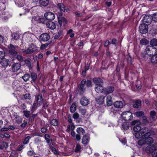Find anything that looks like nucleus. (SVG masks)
Instances as JSON below:
<instances>
[{
  "instance_id": "obj_12",
  "label": "nucleus",
  "mask_w": 157,
  "mask_h": 157,
  "mask_svg": "<svg viewBox=\"0 0 157 157\" xmlns=\"http://www.w3.org/2000/svg\"><path fill=\"white\" fill-rule=\"evenodd\" d=\"M57 7L60 11L64 12L66 11L68 12L69 11V9L68 8H66L65 6L62 3H59L57 4Z\"/></svg>"
},
{
  "instance_id": "obj_50",
  "label": "nucleus",
  "mask_w": 157,
  "mask_h": 157,
  "mask_svg": "<svg viewBox=\"0 0 157 157\" xmlns=\"http://www.w3.org/2000/svg\"><path fill=\"white\" fill-rule=\"evenodd\" d=\"M152 19L154 21L157 22V13L153 14L152 16Z\"/></svg>"
},
{
  "instance_id": "obj_63",
  "label": "nucleus",
  "mask_w": 157,
  "mask_h": 157,
  "mask_svg": "<svg viewBox=\"0 0 157 157\" xmlns=\"http://www.w3.org/2000/svg\"><path fill=\"white\" fill-rule=\"evenodd\" d=\"M74 13L76 16L77 17H81L82 15V13H79L78 12H75Z\"/></svg>"
},
{
  "instance_id": "obj_9",
  "label": "nucleus",
  "mask_w": 157,
  "mask_h": 157,
  "mask_svg": "<svg viewBox=\"0 0 157 157\" xmlns=\"http://www.w3.org/2000/svg\"><path fill=\"white\" fill-rule=\"evenodd\" d=\"M44 17L48 20H53L55 18V15L50 12H47L44 14Z\"/></svg>"
},
{
  "instance_id": "obj_56",
  "label": "nucleus",
  "mask_w": 157,
  "mask_h": 157,
  "mask_svg": "<svg viewBox=\"0 0 157 157\" xmlns=\"http://www.w3.org/2000/svg\"><path fill=\"white\" fill-rule=\"evenodd\" d=\"M143 122L145 124H146L149 123V122L147 120V117H146L144 116L143 117Z\"/></svg>"
},
{
  "instance_id": "obj_13",
  "label": "nucleus",
  "mask_w": 157,
  "mask_h": 157,
  "mask_svg": "<svg viewBox=\"0 0 157 157\" xmlns=\"http://www.w3.org/2000/svg\"><path fill=\"white\" fill-rule=\"evenodd\" d=\"M21 64L19 63H15L12 66V70L13 72L18 71L21 68Z\"/></svg>"
},
{
  "instance_id": "obj_26",
  "label": "nucleus",
  "mask_w": 157,
  "mask_h": 157,
  "mask_svg": "<svg viewBox=\"0 0 157 157\" xmlns=\"http://www.w3.org/2000/svg\"><path fill=\"white\" fill-rule=\"evenodd\" d=\"M44 138L48 144L52 142V139L51 138L50 136L48 134H46L44 135Z\"/></svg>"
},
{
  "instance_id": "obj_31",
  "label": "nucleus",
  "mask_w": 157,
  "mask_h": 157,
  "mask_svg": "<svg viewBox=\"0 0 157 157\" xmlns=\"http://www.w3.org/2000/svg\"><path fill=\"white\" fill-rule=\"evenodd\" d=\"M151 60L152 63H157V54L152 55L151 58Z\"/></svg>"
},
{
  "instance_id": "obj_44",
  "label": "nucleus",
  "mask_w": 157,
  "mask_h": 157,
  "mask_svg": "<svg viewBox=\"0 0 157 157\" xmlns=\"http://www.w3.org/2000/svg\"><path fill=\"white\" fill-rule=\"evenodd\" d=\"M31 137L29 136H27L24 140L23 143L24 144H27L29 142V140L31 139Z\"/></svg>"
},
{
  "instance_id": "obj_36",
  "label": "nucleus",
  "mask_w": 157,
  "mask_h": 157,
  "mask_svg": "<svg viewBox=\"0 0 157 157\" xmlns=\"http://www.w3.org/2000/svg\"><path fill=\"white\" fill-rule=\"evenodd\" d=\"M148 43V40L144 38L142 39L140 41V43L142 45H147Z\"/></svg>"
},
{
  "instance_id": "obj_17",
  "label": "nucleus",
  "mask_w": 157,
  "mask_h": 157,
  "mask_svg": "<svg viewBox=\"0 0 157 157\" xmlns=\"http://www.w3.org/2000/svg\"><path fill=\"white\" fill-rule=\"evenodd\" d=\"M150 117L153 121H155L157 119L156 113L154 110L151 111L149 113Z\"/></svg>"
},
{
  "instance_id": "obj_15",
  "label": "nucleus",
  "mask_w": 157,
  "mask_h": 157,
  "mask_svg": "<svg viewBox=\"0 0 157 157\" xmlns=\"http://www.w3.org/2000/svg\"><path fill=\"white\" fill-rule=\"evenodd\" d=\"M0 64L3 67H7L10 64V61L6 59H2L0 62Z\"/></svg>"
},
{
  "instance_id": "obj_16",
  "label": "nucleus",
  "mask_w": 157,
  "mask_h": 157,
  "mask_svg": "<svg viewBox=\"0 0 157 157\" xmlns=\"http://www.w3.org/2000/svg\"><path fill=\"white\" fill-rule=\"evenodd\" d=\"M105 99V97L102 95H100L98 96L96 98L97 102L100 105L103 104Z\"/></svg>"
},
{
  "instance_id": "obj_5",
  "label": "nucleus",
  "mask_w": 157,
  "mask_h": 157,
  "mask_svg": "<svg viewBox=\"0 0 157 157\" xmlns=\"http://www.w3.org/2000/svg\"><path fill=\"white\" fill-rule=\"evenodd\" d=\"M157 49L151 46H148L146 49V51L147 54L148 55L150 56L153 55L154 52L156 53Z\"/></svg>"
},
{
  "instance_id": "obj_11",
  "label": "nucleus",
  "mask_w": 157,
  "mask_h": 157,
  "mask_svg": "<svg viewBox=\"0 0 157 157\" xmlns=\"http://www.w3.org/2000/svg\"><path fill=\"white\" fill-rule=\"evenodd\" d=\"M140 132L142 135V136L145 135H151L150 130L147 127H144L142 129L141 128Z\"/></svg>"
},
{
  "instance_id": "obj_40",
  "label": "nucleus",
  "mask_w": 157,
  "mask_h": 157,
  "mask_svg": "<svg viewBox=\"0 0 157 157\" xmlns=\"http://www.w3.org/2000/svg\"><path fill=\"white\" fill-rule=\"evenodd\" d=\"M62 35V32L61 31H59L55 35V36H54V39L55 40L57 39Z\"/></svg>"
},
{
  "instance_id": "obj_55",
  "label": "nucleus",
  "mask_w": 157,
  "mask_h": 157,
  "mask_svg": "<svg viewBox=\"0 0 157 157\" xmlns=\"http://www.w3.org/2000/svg\"><path fill=\"white\" fill-rule=\"evenodd\" d=\"M16 57V59L19 61H23V58L22 56L20 55H17Z\"/></svg>"
},
{
  "instance_id": "obj_54",
  "label": "nucleus",
  "mask_w": 157,
  "mask_h": 157,
  "mask_svg": "<svg viewBox=\"0 0 157 157\" xmlns=\"http://www.w3.org/2000/svg\"><path fill=\"white\" fill-rule=\"evenodd\" d=\"M28 155L30 156H31L35 154V153L33 150H30L27 152Z\"/></svg>"
},
{
  "instance_id": "obj_57",
  "label": "nucleus",
  "mask_w": 157,
  "mask_h": 157,
  "mask_svg": "<svg viewBox=\"0 0 157 157\" xmlns=\"http://www.w3.org/2000/svg\"><path fill=\"white\" fill-rule=\"evenodd\" d=\"M86 85L87 87H89L92 86L91 82L89 80H87L86 82Z\"/></svg>"
},
{
  "instance_id": "obj_22",
  "label": "nucleus",
  "mask_w": 157,
  "mask_h": 157,
  "mask_svg": "<svg viewBox=\"0 0 157 157\" xmlns=\"http://www.w3.org/2000/svg\"><path fill=\"white\" fill-rule=\"evenodd\" d=\"M93 81L94 83L97 86L100 85H103V82L100 78H94Z\"/></svg>"
},
{
  "instance_id": "obj_29",
  "label": "nucleus",
  "mask_w": 157,
  "mask_h": 157,
  "mask_svg": "<svg viewBox=\"0 0 157 157\" xmlns=\"http://www.w3.org/2000/svg\"><path fill=\"white\" fill-rule=\"evenodd\" d=\"M150 43L151 46L154 47V46H157V39L153 38L150 41Z\"/></svg>"
},
{
  "instance_id": "obj_24",
  "label": "nucleus",
  "mask_w": 157,
  "mask_h": 157,
  "mask_svg": "<svg viewBox=\"0 0 157 157\" xmlns=\"http://www.w3.org/2000/svg\"><path fill=\"white\" fill-rule=\"evenodd\" d=\"M106 103L108 106H110L112 105L113 101L112 97L111 96L109 95L106 97Z\"/></svg>"
},
{
  "instance_id": "obj_53",
  "label": "nucleus",
  "mask_w": 157,
  "mask_h": 157,
  "mask_svg": "<svg viewBox=\"0 0 157 157\" xmlns=\"http://www.w3.org/2000/svg\"><path fill=\"white\" fill-rule=\"evenodd\" d=\"M79 112L82 115H84L86 113V109H79Z\"/></svg>"
},
{
  "instance_id": "obj_43",
  "label": "nucleus",
  "mask_w": 157,
  "mask_h": 157,
  "mask_svg": "<svg viewBox=\"0 0 157 157\" xmlns=\"http://www.w3.org/2000/svg\"><path fill=\"white\" fill-rule=\"evenodd\" d=\"M31 77L33 81L34 82L36 79L37 77V75L36 73H32Z\"/></svg>"
},
{
  "instance_id": "obj_47",
  "label": "nucleus",
  "mask_w": 157,
  "mask_h": 157,
  "mask_svg": "<svg viewBox=\"0 0 157 157\" xmlns=\"http://www.w3.org/2000/svg\"><path fill=\"white\" fill-rule=\"evenodd\" d=\"M23 113L24 116L27 118L29 117L30 112L29 111L25 110L23 111Z\"/></svg>"
},
{
  "instance_id": "obj_58",
  "label": "nucleus",
  "mask_w": 157,
  "mask_h": 157,
  "mask_svg": "<svg viewBox=\"0 0 157 157\" xmlns=\"http://www.w3.org/2000/svg\"><path fill=\"white\" fill-rule=\"evenodd\" d=\"M81 149V147L79 144H77L75 148V151L76 152H78L80 151Z\"/></svg>"
},
{
  "instance_id": "obj_64",
  "label": "nucleus",
  "mask_w": 157,
  "mask_h": 157,
  "mask_svg": "<svg viewBox=\"0 0 157 157\" xmlns=\"http://www.w3.org/2000/svg\"><path fill=\"white\" fill-rule=\"evenodd\" d=\"M75 137L78 141H79L81 139L80 135L78 134H76Z\"/></svg>"
},
{
  "instance_id": "obj_46",
  "label": "nucleus",
  "mask_w": 157,
  "mask_h": 157,
  "mask_svg": "<svg viewBox=\"0 0 157 157\" xmlns=\"http://www.w3.org/2000/svg\"><path fill=\"white\" fill-rule=\"evenodd\" d=\"M12 36L14 40H17L19 39V36L18 34L16 33H13L12 34Z\"/></svg>"
},
{
  "instance_id": "obj_27",
  "label": "nucleus",
  "mask_w": 157,
  "mask_h": 157,
  "mask_svg": "<svg viewBox=\"0 0 157 157\" xmlns=\"http://www.w3.org/2000/svg\"><path fill=\"white\" fill-rule=\"evenodd\" d=\"M14 120H15V122L18 124H20L22 121L21 118L17 115L14 116Z\"/></svg>"
},
{
  "instance_id": "obj_61",
  "label": "nucleus",
  "mask_w": 157,
  "mask_h": 157,
  "mask_svg": "<svg viewBox=\"0 0 157 157\" xmlns=\"http://www.w3.org/2000/svg\"><path fill=\"white\" fill-rule=\"evenodd\" d=\"M5 56V53L2 51H0V59H2Z\"/></svg>"
},
{
  "instance_id": "obj_30",
  "label": "nucleus",
  "mask_w": 157,
  "mask_h": 157,
  "mask_svg": "<svg viewBox=\"0 0 157 157\" xmlns=\"http://www.w3.org/2000/svg\"><path fill=\"white\" fill-rule=\"evenodd\" d=\"M40 4L43 6H46L49 2V0H39Z\"/></svg>"
},
{
  "instance_id": "obj_32",
  "label": "nucleus",
  "mask_w": 157,
  "mask_h": 157,
  "mask_svg": "<svg viewBox=\"0 0 157 157\" xmlns=\"http://www.w3.org/2000/svg\"><path fill=\"white\" fill-rule=\"evenodd\" d=\"M76 132L80 135H83L85 133V130L82 128L79 127L77 128Z\"/></svg>"
},
{
  "instance_id": "obj_49",
  "label": "nucleus",
  "mask_w": 157,
  "mask_h": 157,
  "mask_svg": "<svg viewBox=\"0 0 157 157\" xmlns=\"http://www.w3.org/2000/svg\"><path fill=\"white\" fill-rule=\"evenodd\" d=\"M140 122L139 121L135 120L132 122V124L135 126L136 125H140Z\"/></svg>"
},
{
  "instance_id": "obj_35",
  "label": "nucleus",
  "mask_w": 157,
  "mask_h": 157,
  "mask_svg": "<svg viewBox=\"0 0 157 157\" xmlns=\"http://www.w3.org/2000/svg\"><path fill=\"white\" fill-rule=\"evenodd\" d=\"M133 134L136 138L139 139L141 137L142 138V135L141 133H140V131L136 132Z\"/></svg>"
},
{
  "instance_id": "obj_41",
  "label": "nucleus",
  "mask_w": 157,
  "mask_h": 157,
  "mask_svg": "<svg viewBox=\"0 0 157 157\" xmlns=\"http://www.w3.org/2000/svg\"><path fill=\"white\" fill-rule=\"evenodd\" d=\"M51 123L52 125L54 126H56L58 124V122L57 120L53 119L52 120Z\"/></svg>"
},
{
  "instance_id": "obj_10",
  "label": "nucleus",
  "mask_w": 157,
  "mask_h": 157,
  "mask_svg": "<svg viewBox=\"0 0 157 157\" xmlns=\"http://www.w3.org/2000/svg\"><path fill=\"white\" fill-rule=\"evenodd\" d=\"M115 88L113 86H109L105 88L104 93L105 94H108L112 93L114 91Z\"/></svg>"
},
{
  "instance_id": "obj_38",
  "label": "nucleus",
  "mask_w": 157,
  "mask_h": 157,
  "mask_svg": "<svg viewBox=\"0 0 157 157\" xmlns=\"http://www.w3.org/2000/svg\"><path fill=\"white\" fill-rule=\"evenodd\" d=\"M141 104V102L140 100H136L135 101V104L133 105V106L135 108H138L140 105Z\"/></svg>"
},
{
  "instance_id": "obj_60",
  "label": "nucleus",
  "mask_w": 157,
  "mask_h": 157,
  "mask_svg": "<svg viewBox=\"0 0 157 157\" xmlns=\"http://www.w3.org/2000/svg\"><path fill=\"white\" fill-rule=\"evenodd\" d=\"M25 64L28 66L29 68L31 67L30 62L28 60H26L25 61Z\"/></svg>"
},
{
  "instance_id": "obj_20",
  "label": "nucleus",
  "mask_w": 157,
  "mask_h": 157,
  "mask_svg": "<svg viewBox=\"0 0 157 157\" xmlns=\"http://www.w3.org/2000/svg\"><path fill=\"white\" fill-rule=\"evenodd\" d=\"M58 21L60 26H61L63 24H65L67 23V20L63 17H58Z\"/></svg>"
},
{
  "instance_id": "obj_1",
  "label": "nucleus",
  "mask_w": 157,
  "mask_h": 157,
  "mask_svg": "<svg viewBox=\"0 0 157 157\" xmlns=\"http://www.w3.org/2000/svg\"><path fill=\"white\" fill-rule=\"evenodd\" d=\"M150 136V135L143 136L142 139L138 142V145L142 146L145 144L149 145L152 144L154 142V140Z\"/></svg>"
},
{
  "instance_id": "obj_39",
  "label": "nucleus",
  "mask_w": 157,
  "mask_h": 157,
  "mask_svg": "<svg viewBox=\"0 0 157 157\" xmlns=\"http://www.w3.org/2000/svg\"><path fill=\"white\" fill-rule=\"evenodd\" d=\"M30 77V76L29 75L25 74L22 76V78L25 81L27 82L29 80Z\"/></svg>"
},
{
  "instance_id": "obj_42",
  "label": "nucleus",
  "mask_w": 157,
  "mask_h": 157,
  "mask_svg": "<svg viewBox=\"0 0 157 157\" xmlns=\"http://www.w3.org/2000/svg\"><path fill=\"white\" fill-rule=\"evenodd\" d=\"M52 41L49 42L48 43H46L44 44H42L40 46V49L41 50H43L47 47L51 43Z\"/></svg>"
},
{
  "instance_id": "obj_25",
  "label": "nucleus",
  "mask_w": 157,
  "mask_h": 157,
  "mask_svg": "<svg viewBox=\"0 0 157 157\" xmlns=\"http://www.w3.org/2000/svg\"><path fill=\"white\" fill-rule=\"evenodd\" d=\"M113 105L116 108H121L123 107V104L121 101H117L114 103Z\"/></svg>"
},
{
  "instance_id": "obj_19",
  "label": "nucleus",
  "mask_w": 157,
  "mask_h": 157,
  "mask_svg": "<svg viewBox=\"0 0 157 157\" xmlns=\"http://www.w3.org/2000/svg\"><path fill=\"white\" fill-rule=\"evenodd\" d=\"M103 85H97L95 87V90L98 93H101L102 92L104 93V88L102 86Z\"/></svg>"
},
{
  "instance_id": "obj_2",
  "label": "nucleus",
  "mask_w": 157,
  "mask_h": 157,
  "mask_svg": "<svg viewBox=\"0 0 157 157\" xmlns=\"http://www.w3.org/2000/svg\"><path fill=\"white\" fill-rule=\"evenodd\" d=\"M18 47L17 46H14L12 44H10L8 46L9 50V54L13 58L15 57L18 53L17 50Z\"/></svg>"
},
{
  "instance_id": "obj_28",
  "label": "nucleus",
  "mask_w": 157,
  "mask_h": 157,
  "mask_svg": "<svg viewBox=\"0 0 157 157\" xmlns=\"http://www.w3.org/2000/svg\"><path fill=\"white\" fill-rule=\"evenodd\" d=\"M85 91L84 86H79L78 88V91L80 95L82 94Z\"/></svg>"
},
{
  "instance_id": "obj_14",
  "label": "nucleus",
  "mask_w": 157,
  "mask_h": 157,
  "mask_svg": "<svg viewBox=\"0 0 157 157\" xmlns=\"http://www.w3.org/2000/svg\"><path fill=\"white\" fill-rule=\"evenodd\" d=\"M89 102V100L85 97L82 98L80 101L81 105L83 106H86L88 105Z\"/></svg>"
},
{
  "instance_id": "obj_45",
  "label": "nucleus",
  "mask_w": 157,
  "mask_h": 157,
  "mask_svg": "<svg viewBox=\"0 0 157 157\" xmlns=\"http://www.w3.org/2000/svg\"><path fill=\"white\" fill-rule=\"evenodd\" d=\"M136 116L138 117H140L144 114V112L141 111H139L135 113Z\"/></svg>"
},
{
  "instance_id": "obj_51",
  "label": "nucleus",
  "mask_w": 157,
  "mask_h": 157,
  "mask_svg": "<svg viewBox=\"0 0 157 157\" xmlns=\"http://www.w3.org/2000/svg\"><path fill=\"white\" fill-rule=\"evenodd\" d=\"M24 98L25 99L29 100L31 98V96L30 94L29 93H27L24 96Z\"/></svg>"
},
{
  "instance_id": "obj_7",
  "label": "nucleus",
  "mask_w": 157,
  "mask_h": 157,
  "mask_svg": "<svg viewBox=\"0 0 157 157\" xmlns=\"http://www.w3.org/2000/svg\"><path fill=\"white\" fill-rule=\"evenodd\" d=\"M50 38V35L47 33H43L39 36L40 41L46 42L48 41Z\"/></svg>"
},
{
  "instance_id": "obj_21",
  "label": "nucleus",
  "mask_w": 157,
  "mask_h": 157,
  "mask_svg": "<svg viewBox=\"0 0 157 157\" xmlns=\"http://www.w3.org/2000/svg\"><path fill=\"white\" fill-rule=\"evenodd\" d=\"M90 137L87 135H85L82 138V143L83 144L86 145L89 142Z\"/></svg>"
},
{
  "instance_id": "obj_4",
  "label": "nucleus",
  "mask_w": 157,
  "mask_h": 157,
  "mask_svg": "<svg viewBox=\"0 0 157 157\" xmlns=\"http://www.w3.org/2000/svg\"><path fill=\"white\" fill-rule=\"evenodd\" d=\"M121 116L123 119L127 121H131L133 117L132 113L129 111L123 113L121 114Z\"/></svg>"
},
{
  "instance_id": "obj_3",
  "label": "nucleus",
  "mask_w": 157,
  "mask_h": 157,
  "mask_svg": "<svg viewBox=\"0 0 157 157\" xmlns=\"http://www.w3.org/2000/svg\"><path fill=\"white\" fill-rule=\"evenodd\" d=\"M37 50V47L36 46L32 44L29 45L28 48L24 51L23 52L25 54H31L34 52H36Z\"/></svg>"
},
{
  "instance_id": "obj_18",
  "label": "nucleus",
  "mask_w": 157,
  "mask_h": 157,
  "mask_svg": "<svg viewBox=\"0 0 157 157\" xmlns=\"http://www.w3.org/2000/svg\"><path fill=\"white\" fill-rule=\"evenodd\" d=\"M37 103L39 105H41L43 102V100L42 94H40L36 97Z\"/></svg>"
},
{
  "instance_id": "obj_33",
  "label": "nucleus",
  "mask_w": 157,
  "mask_h": 157,
  "mask_svg": "<svg viewBox=\"0 0 157 157\" xmlns=\"http://www.w3.org/2000/svg\"><path fill=\"white\" fill-rule=\"evenodd\" d=\"M76 104L75 103H73L70 108V112L71 113H74L76 110Z\"/></svg>"
},
{
  "instance_id": "obj_59",
  "label": "nucleus",
  "mask_w": 157,
  "mask_h": 157,
  "mask_svg": "<svg viewBox=\"0 0 157 157\" xmlns=\"http://www.w3.org/2000/svg\"><path fill=\"white\" fill-rule=\"evenodd\" d=\"M152 155L153 157H156L157 156V149L153 150L152 152Z\"/></svg>"
},
{
  "instance_id": "obj_52",
  "label": "nucleus",
  "mask_w": 157,
  "mask_h": 157,
  "mask_svg": "<svg viewBox=\"0 0 157 157\" xmlns=\"http://www.w3.org/2000/svg\"><path fill=\"white\" fill-rule=\"evenodd\" d=\"M79 117V114L77 113H75L73 115V118L75 119H77Z\"/></svg>"
},
{
  "instance_id": "obj_23",
  "label": "nucleus",
  "mask_w": 157,
  "mask_h": 157,
  "mask_svg": "<svg viewBox=\"0 0 157 157\" xmlns=\"http://www.w3.org/2000/svg\"><path fill=\"white\" fill-rule=\"evenodd\" d=\"M46 25L47 27L51 29H54L56 28V25L52 22H47L46 23Z\"/></svg>"
},
{
  "instance_id": "obj_48",
  "label": "nucleus",
  "mask_w": 157,
  "mask_h": 157,
  "mask_svg": "<svg viewBox=\"0 0 157 157\" xmlns=\"http://www.w3.org/2000/svg\"><path fill=\"white\" fill-rule=\"evenodd\" d=\"M122 127L124 129H127L129 128V126L126 123H124L122 124Z\"/></svg>"
},
{
  "instance_id": "obj_37",
  "label": "nucleus",
  "mask_w": 157,
  "mask_h": 157,
  "mask_svg": "<svg viewBox=\"0 0 157 157\" xmlns=\"http://www.w3.org/2000/svg\"><path fill=\"white\" fill-rule=\"evenodd\" d=\"M141 128L139 125H136L133 128V130L135 132H139L141 130Z\"/></svg>"
},
{
  "instance_id": "obj_62",
  "label": "nucleus",
  "mask_w": 157,
  "mask_h": 157,
  "mask_svg": "<svg viewBox=\"0 0 157 157\" xmlns=\"http://www.w3.org/2000/svg\"><path fill=\"white\" fill-rule=\"evenodd\" d=\"M86 81L85 79H83L81 82L80 85V86H84L85 84L86 83Z\"/></svg>"
},
{
  "instance_id": "obj_8",
  "label": "nucleus",
  "mask_w": 157,
  "mask_h": 157,
  "mask_svg": "<svg viewBox=\"0 0 157 157\" xmlns=\"http://www.w3.org/2000/svg\"><path fill=\"white\" fill-rule=\"evenodd\" d=\"M152 16L151 15H145L143 19L144 24L147 25L150 24L152 21Z\"/></svg>"
},
{
  "instance_id": "obj_34",
  "label": "nucleus",
  "mask_w": 157,
  "mask_h": 157,
  "mask_svg": "<svg viewBox=\"0 0 157 157\" xmlns=\"http://www.w3.org/2000/svg\"><path fill=\"white\" fill-rule=\"evenodd\" d=\"M153 150V147L152 146L149 145L145 148V151L147 153H151Z\"/></svg>"
},
{
  "instance_id": "obj_6",
  "label": "nucleus",
  "mask_w": 157,
  "mask_h": 157,
  "mask_svg": "<svg viewBox=\"0 0 157 157\" xmlns=\"http://www.w3.org/2000/svg\"><path fill=\"white\" fill-rule=\"evenodd\" d=\"M139 31L142 34H145L148 32V25L144 24H140L139 27Z\"/></svg>"
}]
</instances>
